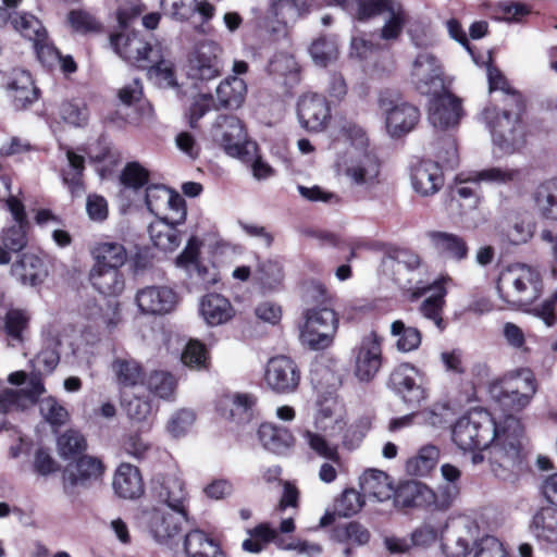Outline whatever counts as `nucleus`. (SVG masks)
I'll return each mask as SVG.
<instances>
[{
  "instance_id": "nucleus-1",
  "label": "nucleus",
  "mask_w": 557,
  "mask_h": 557,
  "mask_svg": "<svg viewBox=\"0 0 557 557\" xmlns=\"http://www.w3.org/2000/svg\"><path fill=\"white\" fill-rule=\"evenodd\" d=\"M450 437L463 454L490 447L491 470L504 482L516 483L524 470L523 426L513 416L497 423L487 411L472 410L451 425Z\"/></svg>"
},
{
  "instance_id": "nucleus-2",
  "label": "nucleus",
  "mask_w": 557,
  "mask_h": 557,
  "mask_svg": "<svg viewBox=\"0 0 557 557\" xmlns=\"http://www.w3.org/2000/svg\"><path fill=\"white\" fill-rule=\"evenodd\" d=\"M335 150L334 169L343 184L356 190H369L379 183L380 161L360 126H344Z\"/></svg>"
},
{
  "instance_id": "nucleus-3",
  "label": "nucleus",
  "mask_w": 557,
  "mask_h": 557,
  "mask_svg": "<svg viewBox=\"0 0 557 557\" xmlns=\"http://www.w3.org/2000/svg\"><path fill=\"white\" fill-rule=\"evenodd\" d=\"M346 428L343 407L336 400L321 404L312 429H305L301 437L307 447L321 458L339 463L338 446L334 438Z\"/></svg>"
},
{
  "instance_id": "nucleus-4",
  "label": "nucleus",
  "mask_w": 557,
  "mask_h": 557,
  "mask_svg": "<svg viewBox=\"0 0 557 557\" xmlns=\"http://www.w3.org/2000/svg\"><path fill=\"white\" fill-rule=\"evenodd\" d=\"M511 106H505L502 113L494 107L482 112V119L490 128L493 145L503 153H512L524 144V129L521 123L523 101L520 94L510 96Z\"/></svg>"
},
{
  "instance_id": "nucleus-5",
  "label": "nucleus",
  "mask_w": 557,
  "mask_h": 557,
  "mask_svg": "<svg viewBox=\"0 0 557 557\" xmlns=\"http://www.w3.org/2000/svg\"><path fill=\"white\" fill-rule=\"evenodd\" d=\"M496 288L503 301L512 307H523L541 296L543 284L541 274L534 267L512 263L500 271Z\"/></svg>"
},
{
  "instance_id": "nucleus-6",
  "label": "nucleus",
  "mask_w": 557,
  "mask_h": 557,
  "mask_svg": "<svg viewBox=\"0 0 557 557\" xmlns=\"http://www.w3.org/2000/svg\"><path fill=\"white\" fill-rule=\"evenodd\" d=\"M141 13L143 8L140 5H128L119 10L117 21L121 32L111 36V45L124 60L138 67H147L148 61H154L152 55L157 50L144 41L137 33H127L132 21Z\"/></svg>"
},
{
  "instance_id": "nucleus-7",
  "label": "nucleus",
  "mask_w": 557,
  "mask_h": 557,
  "mask_svg": "<svg viewBox=\"0 0 557 557\" xmlns=\"http://www.w3.org/2000/svg\"><path fill=\"white\" fill-rule=\"evenodd\" d=\"M355 4L354 14L357 20L383 18L380 38L385 41L398 40L410 20L408 11L398 0H355Z\"/></svg>"
},
{
  "instance_id": "nucleus-8",
  "label": "nucleus",
  "mask_w": 557,
  "mask_h": 557,
  "mask_svg": "<svg viewBox=\"0 0 557 557\" xmlns=\"http://www.w3.org/2000/svg\"><path fill=\"white\" fill-rule=\"evenodd\" d=\"M537 389L534 374L528 369L509 373L490 385L491 397L505 409L520 411L525 408Z\"/></svg>"
},
{
  "instance_id": "nucleus-9",
  "label": "nucleus",
  "mask_w": 557,
  "mask_h": 557,
  "mask_svg": "<svg viewBox=\"0 0 557 557\" xmlns=\"http://www.w3.org/2000/svg\"><path fill=\"white\" fill-rule=\"evenodd\" d=\"M299 325V341L311 350L329 348L338 329V319L332 308L309 307L302 314Z\"/></svg>"
},
{
  "instance_id": "nucleus-10",
  "label": "nucleus",
  "mask_w": 557,
  "mask_h": 557,
  "mask_svg": "<svg viewBox=\"0 0 557 557\" xmlns=\"http://www.w3.org/2000/svg\"><path fill=\"white\" fill-rule=\"evenodd\" d=\"M208 136L233 158H249L253 152V141L247 139L244 126L235 115H218L210 125Z\"/></svg>"
},
{
  "instance_id": "nucleus-11",
  "label": "nucleus",
  "mask_w": 557,
  "mask_h": 557,
  "mask_svg": "<svg viewBox=\"0 0 557 557\" xmlns=\"http://www.w3.org/2000/svg\"><path fill=\"white\" fill-rule=\"evenodd\" d=\"M409 78L413 88L422 95L436 94L451 83L442 61L429 51H422L413 59Z\"/></svg>"
},
{
  "instance_id": "nucleus-12",
  "label": "nucleus",
  "mask_w": 557,
  "mask_h": 557,
  "mask_svg": "<svg viewBox=\"0 0 557 557\" xmlns=\"http://www.w3.org/2000/svg\"><path fill=\"white\" fill-rule=\"evenodd\" d=\"M379 108L384 116L386 131L392 137H400L411 132L420 120L418 108L395 92L381 94Z\"/></svg>"
},
{
  "instance_id": "nucleus-13",
  "label": "nucleus",
  "mask_w": 557,
  "mask_h": 557,
  "mask_svg": "<svg viewBox=\"0 0 557 557\" xmlns=\"http://www.w3.org/2000/svg\"><path fill=\"white\" fill-rule=\"evenodd\" d=\"M250 539L243 542V549L248 553H260L267 543L273 542L277 548L283 550H296L307 557H317L322 554L320 544L304 540H285L278 535V531L271 528L269 523H260L248 531Z\"/></svg>"
},
{
  "instance_id": "nucleus-14",
  "label": "nucleus",
  "mask_w": 557,
  "mask_h": 557,
  "mask_svg": "<svg viewBox=\"0 0 557 557\" xmlns=\"http://www.w3.org/2000/svg\"><path fill=\"white\" fill-rule=\"evenodd\" d=\"M151 494L156 502L181 515L188 511L189 494L185 480L177 473L160 474L151 481Z\"/></svg>"
},
{
  "instance_id": "nucleus-15",
  "label": "nucleus",
  "mask_w": 557,
  "mask_h": 557,
  "mask_svg": "<svg viewBox=\"0 0 557 557\" xmlns=\"http://www.w3.org/2000/svg\"><path fill=\"white\" fill-rule=\"evenodd\" d=\"M146 206L157 216L172 223H184L186 207L184 198L161 185H152L146 189Z\"/></svg>"
},
{
  "instance_id": "nucleus-16",
  "label": "nucleus",
  "mask_w": 557,
  "mask_h": 557,
  "mask_svg": "<svg viewBox=\"0 0 557 557\" xmlns=\"http://www.w3.org/2000/svg\"><path fill=\"white\" fill-rule=\"evenodd\" d=\"M188 511L181 515L166 507L156 506L141 513V523L150 531L153 539L161 544H166L182 531V522L187 520Z\"/></svg>"
},
{
  "instance_id": "nucleus-17",
  "label": "nucleus",
  "mask_w": 557,
  "mask_h": 557,
  "mask_svg": "<svg viewBox=\"0 0 557 557\" xmlns=\"http://www.w3.org/2000/svg\"><path fill=\"white\" fill-rule=\"evenodd\" d=\"M135 304L141 314L165 315L175 310L178 295L166 285H148L136 292Z\"/></svg>"
},
{
  "instance_id": "nucleus-18",
  "label": "nucleus",
  "mask_w": 557,
  "mask_h": 557,
  "mask_svg": "<svg viewBox=\"0 0 557 557\" xmlns=\"http://www.w3.org/2000/svg\"><path fill=\"white\" fill-rule=\"evenodd\" d=\"M222 48L213 40L199 42L189 59L188 75L193 79L210 81L220 75Z\"/></svg>"
},
{
  "instance_id": "nucleus-19",
  "label": "nucleus",
  "mask_w": 557,
  "mask_h": 557,
  "mask_svg": "<svg viewBox=\"0 0 557 557\" xmlns=\"http://www.w3.org/2000/svg\"><path fill=\"white\" fill-rule=\"evenodd\" d=\"M264 380L272 391L288 394L297 388L300 375L297 366L290 358L276 356L268 361Z\"/></svg>"
},
{
  "instance_id": "nucleus-20",
  "label": "nucleus",
  "mask_w": 557,
  "mask_h": 557,
  "mask_svg": "<svg viewBox=\"0 0 557 557\" xmlns=\"http://www.w3.org/2000/svg\"><path fill=\"white\" fill-rule=\"evenodd\" d=\"M200 247L201 242L197 237H191L183 252L176 258L175 263L203 287H209L219 281V273L214 265L202 264L199 261Z\"/></svg>"
},
{
  "instance_id": "nucleus-21",
  "label": "nucleus",
  "mask_w": 557,
  "mask_h": 557,
  "mask_svg": "<svg viewBox=\"0 0 557 557\" xmlns=\"http://www.w3.org/2000/svg\"><path fill=\"white\" fill-rule=\"evenodd\" d=\"M381 364V338L371 332L362 338L356 349L355 374L360 381L369 382L376 375Z\"/></svg>"
},
{
  "instance_id": "nucleus-22",
  "label": "nucleus",
  "mask_w": 557,
  "mask_h": 557,
  "mask_svg": "<svg viewBox=\"0 0 557 557\" xmlns=\"http://www.w3.org/2000/svg\"><path fill=\"white\" fill-rule=\"evenodd\" d=\"M297 117L301 127L309 132L323 131L331 119L326 100L317 94H306L297 103Z\"/></svg>"
},
{
  "instance_id": "nucleus-23",
  "label": "nucleus",
  "mask_w": 557,
  "mask_h": 557,
  "mask_svg": "<svg viewBox=\"0 0 557 557\" xmlns=\"http://www.w3.org/2000/svg\"><path fill=\"white\" fill-rule=\"evenodd\" d=\"M420 371L409 363L399 364L391 375L396 393L410 406H418L428 397L425 388L418 383Z\"/></svg>"
},
{
  "instance_id": "nucleus-24",
  "label": "nucleus",
  "mask_w": 557,
  "mask_h": 557,
  "mask_svg": "<svg viewBox=\"0 0 557 557\" xmlns=\"http://www.w3.org/2000/svg\"><path fill=\"white\" fill-rule=\"evenodd\" d=\"M451 281L449 276H442L432 284L425 286H417L413 295L422 296L428 293L430 295L422 301L420 312L425 319L431 320L441 331L444 329L442 318L443 307L445 305L446 285Z\"/></svg>"
},
{
  "instance_id": "nucleus-25",
  "label": "nucleus",
  "mask_w": 557,
  "mask_h": 557,
  "mask_svg": "<svg viewBox=\"0 0 557 557\" xmlns=\"http://www.w3.org/2000/svg\"><path fill=\"white\" fill-rule=\"evenodd\" d=\"M461 114L460 100L449 92H444L431 100L429 121L435 128L447 129L456 126Z\"/></svg>"
},
{
  "instance_id": "nucleus-26",
  "label": "nucleus",
  "mask_w": 557,
  "mask_h": 557,
  "mask_svg": "<svg viewBox=\"0 0 557 557\" xmlns=\"http://www.w3.org/2000/svg\"><path fill=\"white\" fill-rule=\"evenodd\" d=\"M198 312L208 326H219L230 322L235 315L231 301L221 294L210 293L201 297Z\"/></svg>"
},
{
  "instance_id": "nucleus-27",
  "label": "nucleus",
  "mask_w": 557,
  "mask_h": 557,
  "mask_svg": "<svg viewBox=\"0 0 557 557\" xmlns=\"http://www.w3.org/2000/svg\"><path fill=\"white\" fill-rule=\"evenodd\" d=\"M444 184L442 169L437 162L420 161L412 166L411 185L423 197L436 194Z\"/></svg>"
},
{
  "instance_id": "nucleus-28",
  "label": "nucleus",
  "mask_w": 557,
  "mask_h": 557,
  "mask_svg": "<svg viewBox=\"0 0 557 557\" xmlns=\"http://www.w3.org/2000/svg\"><path fill=\"white\" fill-rule=\"evenodd\" d=\"M256 397L247 393H230L223 395L218 405L221 416L237 424L250 421Z\"/></svg>"
},
{
  "instance_id": "nucleus-29",
  "label": "nucleus",
  "mask_w": 557,
  "mask_h": 557,
  "mask_svg": "<svg viewBox=\"0 0 557 557\" xmlns=\"http://www.w3.org/2000/svg\"><path fill=\"white\" fill-rule=\"evenodd\" d=\"M395 504L400 507H426L435 504L436 494L420 481L401 482L393 493Z\"/></svg>"
},
{
  "instance_id": "nucleus-30",
  "label": "nucleus",
  "mask_w": 557,
  "mask_h": 557,
  "mask_svg": "<svg viewBox=\"0 0 557 557\" xmlns=\"http://www.w3.org/2000/svg\"><path fill=\"white\" fill-rule=\"evenodd\" d=\"M11 274L22 285L37 286L48 276V270L41 258L34 253H24L12 264Z\"/></svg>"
},
{
  "instance_id": "nucleus-31",
  "label": "nucleus",
  "mask_w": 557,
  "mask_h": 557,
  "mask_svg": "<svg viewBox=\"0 0 557 557\" xmlns=\"http://www.w3.org/2000/svg\"><path fill=\"white\" fill-rule=\"evenodd\" d=\"M7 87L13 92L14 104L18 109H24L37 100L38 89L34 86L29 72L24 69L15 67L10 72Z\"/></svg>"
},
{
  "instance_id": "nucleus-32",
  "label": "nucleus",
  "mask_w": 557,
  "mask_h": 557,
  "mask_svg": "<svg viewBox=\"0 0 557 557\" xmlns=\"http://www.w3.org/2000/svg\"><path fill=\"white\" fill-rule=\"evenodd\" d=\"M115 493L126 499L138 498L144 494V482L139 469L131 463H121L113 476Z\"/></svg>"
},
{
  "instance_id": "nucleus-33",
  "label": "nucleus",
  "mask_w": 557,
  "mask_h": 557,
  "mask_svg": "<svg viewBox=\"0 0 557 557\" xmlns=\"http://www.w3.org/2000/svg\"><path fill=\"white\" fill-rule=\"evenodd\" d=\"M102 472L103 465L98 458L84 455L66 467L64 474L65 487L85 485L91 480L99 479Z\"/></svg>"
},
{
  "instance_id": "nucleus-34",
  "label": "nucleus",
  "mask_w": 557,
  "mask_h": 557,
  "mask_svg": "<svg viewBox=\"0 0 557 557\" xmlns=\"http://www.w3.org/2000/svg\"><path fill=\"white\" fill-rule=\"evenodd\" d=\"M432 248L441 256L456 261H462L468 257L467 242L459 235L432 231L428 234Z\"/></svg>"
},
{
  "instance_id": "nucleus-35",
  "label": "nucleus",
  "mask_w": 557,
  "mask_h": 557,
  "mask_svg": "<svg viewBox=\"0 0 557 557\" xmlns=\"http://www.w3.org/2000/svg\"><path fill=\"white\" fill-rule=\"evenodd\" d=\"M92 267L120 270L127 260V251L121 243L99 242L91 249Z\"/></svg>"
},
{
  "instance_id": "nucleus-36",
  "label": "nucleus",
  "mask_w": 557,
  "mask_h": 557,
  "mask_svg": "<svg viewBox=\"0 0 557 557\" xmlns=\"http://www.w3.org/2000/svg\"><path fill=\"white\" fill-rule=\"evenodd\" d=\"M360 488L364 496L372 497L377 502L388 500L394 493L388 474L377 469H368L362 473Z\"/></svg>"
},
{
  "instance_id": "nucleus-37",
  "label": "nucleus",
  "mask_w": 557,
  "mask_h": 557,
  "mask_svg": "<svg viewBox=\"0 0 557 557\" xmlns=\"http://www.w3.org/2000/svg\"><path fill=\"white\" fill-rule=\"evenodd\" d=\"M258 435L262 446L277 455L285 454L295 444V437L288 429L273 423L261 424Z\"/></svg>"
},
{
  "instance_id": "nucleus-38",
  "label": "nucleus",
  "mask_w": 557,
  "mask_h": 557,
  "mask_svg": "<svg viewBox=\"0 0 557 557\" xmlns=\"http://www.w3.org/2000/svg\"><path fill=\"white\" fill-rule=\"evenodd\" d=\"M184 550L187 557H225L219 544L199 529L185 535Z\"/></svg>"
},
{
  "instance_id": "nucleus-39",
  "label": "nucleus",
  "mask_w": 557,
  "mask_h": 557,
  "mask_svg": "<svg viewBox=\"0 0 557 557\" xmlns=\"http://www.w3.org/2000/svg\"><path fill=\"white\" fill-rule=\"evenodd\" d=\"M247 86L244 79L230 76L215 89L216 104L220 109H238L245 101Z\"/></svg>"
},
{
  "instance_id": "nucleus-40",
  "label": "nucleus",
  "mask_w": 557,
  "mask_h": 557,
  "mask_svg": "<svg viewBox=\"0 0 557 557\" xmlns=\"http://www.w3.org/2000/svg\"><path fill=\"white\" fill-rule=\"evenodd\" d=\"M91 285L104 296H117L125 287V281L120 270L92 267L89 272Z\"/></svg>"
},
{
  "instance_id": "nucleus-41",
  "label": "nucleus",
  "mask_w": 557,
  "mask_h": 557,
  "mask_svg": "<svg viewBox=\"0 0 557 557\" xmlns=\"http://www.w3.org/2000/svg\"><path fill=\"white\" fill-rule=\"evenodd\" d=\"M520 178L521 171L508 166H490L468 174V182L495 186L515 184Z\"/></svg>"
},
{
  "instance_id": "nucleus-42",
  "label": "nucleus",
  "mask_w": 557,
  "mask_h": 557,
  "mask_svg": "<svg viewBox=\"0 0 557 557\" xmlns=\"http://www.w3.org/2000/svg\"><path fill=\"white\" fill-rule=\"evenodd\" d=\"M27 228L28 224L13 223L10 226L3 227L0 240V264H8L11 261L12 252H18L27 245Z\"/></svg>"
},
{
  "instance_id": "nucleus-43",
  "label": "nucleus",
  "mask_w": 557,
  "mask_h": 557,
  "mask_svg": "<svg viewBox=\"0 0 557 557\" xmlns=\"http://www.w3.org/2000/svg\"><path fill=\"white\" fill-rule=\"evenodd\" d=\"M180 223H172L163 219H157L151 222L148 227V233L152 244L164 251H174L181 244L182 238L175 225Z\"/></svg>"
},
{
  "instance_id": "nucleus-44",
  "label": "nucleus",
  "mask_w": 557,
  "mask_h": 557,
  "mask_svg": "<svg viewBox=\"0 0 557 557\" xmlns=\"http://www.w3.org/2000/svg\"><path fill=\"white\" fill-rule=\"evenodd\" d=\"M438 459L440 448L433 444L424 445L414 456L407 459L406 472L414 476H425L436 467Z\"/></svg>"
},
{
  "instance_id": "nucleus-45",
  "label": "nucleus",
  "mask_w": 557,
  "mask_h": 557,
  "mask_svg": "<svg viewBox=\"0 0 557 557\" xmlns=\"http://www.w3.org/2000/svg\"><path fill=\"white\" fill-rule=\"evenodd\" d=\"M533 199L535 208L543 218L557 221V178L541 184Z\"/></svg>"
},
{
  "instance_id": "nucleus-46",
  "label": "nucleus",
  "mask_w": 557,
  "mask_h": 557,
  "mask_svg": "<svg viewBox=\"0 0 557 557\" xmlns=\"http://www.w3.org/2000/svg\"><path fill=\"white\" fill-rule=\"evenodd\" d=\"M67 168L62 170L63 183L73 196H81L84 191L82 175L85 170V159L72 149H66Z\"/></svg>"
},
{
  "instance_id": "nucleus-47",
  "label": "nucleus",
  "mask_w": 557,
  "mask_h": 557,
  "mask_svg": "<svg viewBox=\"0 0 557 557\" xmlns=\"http://www.w3.org/2000/svg\"><path fill=\"white\" fill-rule=\"evenodd\" d=\"M532 533L546 542L557 541V510L543 508L536 512L531 523Z\"/></svg>"
},
{
  "instance_id": "nucleus-48",
  "label": "nucleus",
  "mask_w": 557,
  "mask_h": 557,
  "mask_svg": "<svg viewBox=\"0 0 557 557\" xmlns=\"http://www.w3.org/2000/svg\"><path fill=\"white\" fill-rule=\"evenodd\" d=\"M391 335L396 338V348L401 352L417 350L422 341L420 331L413 326H407L401 320L391 324Z\"/></svg>"
},
{
  "instance_id": "nucleus-49",
  "label": "nucleus",
  "mask_w": 557,
  "mask_h": 557,
  "mask_svg": "<svg viewBox=\"0 0 557 557\" xmlns=\"http://www.w3.org/2000/svg\"><path fill=\"white\" fill-rule=\"evenodd\" d=\"M111 369L117 383L124 387H133L143 382V369L134 359L116 358Z\"/></svg>"
},
{
  "instance_id": "nucleus-50",
  "label": "nucleus",
  "mask_w": 557,
  "mask_h": 557,
  "mask_svg": "<svg viewBox=\"0 0 557 557\" xmlns=\"http://www.w3.org/2000/svg\"><path fill=\"white\" fill-rule=\"evenodd\" d=\"M149 391L157 397L165 400H173L177 387L176 377L163 370L152 371L147 379Z\"/></svg>"
},
{
  "instance_id": "nucleus-51",
  "label": "nucleus",
  "mask_w": 557,
  "mask_h": 557,
  "mask_svg": "<svg viewBox=\"0 0 557 557\" xmlns=\"http://www.w3.org/2000/svg\"><path fill=\"white\" fill-rule=\"evenodd\" d=\"M152 58L154 61H148L147 63H153V65H147L146 67L149 79L160 87H174L176 82L173 63L162 59L159 50L156 51Z\"/></svg>"
},
{
  "instance_id": "nucleus-52",
  "label": "nucleus",
  "mask_w": 557,
  "mask_h": 557,
  "mask_svg": "<svg viewBox=\"0 0 557 557\" xmlns=\"http://www.w3.org/2000/svg\"><path fill=\"white\" fill-rule=\"evenodd\" d=\"M13 28L32 42L41 40L46 29L41 22L28 13H15L12 18Z\"/></svg>"
},
{
  "instance_id": "nucleus-53",
  "label": "nucleus",
  "mask_w": 557,
  "mask_h": 557,
  "mask_svg": "<svg viewBox=\"0 0 557 557\" xmlns=\"http://www.w3.org/2000/svg\"><path fill=\"white\" fill-rule=\"evenodd\" d=\"M453 416L447 403H435L418 412L421 423L433 429L444 428Z\"/></svg>"
},
{
  "instance_id": "nucleus-54",
  "label": "nucleus",
  "mask_w": 557,
  "mask_h": 557,
  "mask_svg": "<svg viewBox=\"0 0 557 557\" xmlns=\"http://www.w3.org/2000/svg\"><path fill=\"white\" fill-rule=\"evenodd\" d=\"M257 278L265 290H276L284 278L282 265L273 260H265L259 264Z\"/></svg>"
},
{
  "instance_id": "nucleus-55",
  "label": "nucleus",
  "mask_w": 557,
  "mask_h": 557,
  "mask_svg": "<svg viewBox=\"0 0 557 557\" xmlns=\"http://www.w3.org/2000/svg\"><path fill=\"white\" fill-rule=\"evenodd\" d=\"M195 421L196 413L191 409H178L170 417L166 431L174 438L185 436L191 430Z\"/></svg>"
},
{
  "instance_id": "nucleus-56",
  "label": "nucleus",
  "mask_w": 557,
  "mask_h": 557,
  "mask_svg": "<svg viewBox=\"0 0 557 557\" xmlns=\"http://www.w3.org/2000/svg\"><path fill=\"white\" fill-rule=\"evenodd\" d=\"M151 442L139 432H129L122 437L121 449L135 459L145 458L151 450Z\"/></svg>"
},
{
  "instance_id": "nucleus-57",
  "label": "nucleus",
  "mask_w": 557,
  "mask_h": 557,
  "mask_svg": "<svg viewBox=\"0 0 557 557\" xmlns=\"http://www.w3.org/2000/svg\"><path fill=\"white\" fill-rule=\"evenodd\" d=\"M58 450L62 458H70L86 450L85 437L75 430H69L58 437Z\"/></svg>"
},
{
  "instance_id": "nucleus-58",
  "label": "nucleus",
  "mask_w": 557,
  "mask_h": 557,
  "mask_svg": "<svg viewBox=\"0 0 557 557\" xmlns=\"http://www.w3.org/2000/svg\"><path fill=\"white\" fill-rule=\"evenodd\" d=\"M446 527L441 522H424L411 533V542L414 546L428 547L442 537Z\"/></svg>"
},
{
  "instance_id": "nucleus-59",
  "label": "nucleus",
  "mask_w": 557,
  "mask_h": 557,
  "mask_svg": "<svg viewBox=\"0 0 557 557\" xmlns=\"http://www.w3.org/2000/svg\"><path fill=\"white\" fill-rule=\"evenodd\" d=\"M181 359L190 369H206L208 362L206 346L198 339H190L185 346Z\"/></svg>"
},
{
  "instance_id": "nucleus-60",
  "label": "nucleus",
  "mask_w": 557,
  "mask_h": 557,
  "mask_svg": "<svg viewBox=\"0 0 557 557\" xmlns=\"http://www.w3.org/2000/svg\"><path fill=\"white\" fill-rule=\"evenodd\" d=\"M212 109L219 110L220 108L211 95L199 94L195 96L187 113L189 126L197 128L199 121Z\"/></svg>"
},
{
  "instance_id": "nucleus-61",
  "label": "nucleus",
  "mask_w": 557,
  "mask_h": 557,
  "mask_svg": "<svg viewBox=\"0 0 557 557\" xmlns=\"http://www.w3.org/2000/svg\"><path fill=\"white\" fill-rule=\"evenodd\" d=\"M40 413L52 426L59 428L69 421L67 410L53 397H46L39 404Z\"/></svg>"
},
{
  "instance_id": "nucleus-62",
  "label": "nucleus",
  "mask_w": 557,
  "mask_h": 557,
  "mask_svg": "<svg viewBox=\"0 0 557 557\" xmlns=\"http://www.w3.org/2000/svg\"><path fill=\"white\" fill-rule=\"evenodd\" d=\"M310 54L315 64L325 66L337 58V44L333 38H319L312 42Z\"/></svg>"
},
{
  "instance_id": "nucleus-63",
  "label": "nucleus",
  "mask_w": 557,
  "mask_h": 557,
  "mask_svg": "<svg viewBox=\"0 0 557 557\" xmlns=\"http://www.w3.org/2000/svg\"><path fill=\"white\" fill-rule=\"evenodd\" d=\"M335 540L341 544L351 543L357 546L366 545L370 540L369 531L357 522H350L335 533Z\"/></svg>"
},
{
  "instance_id": "nucleus-64",
  "label": "nucleus",
  "mask_w": 557,
  "mask_h": 557,
  "mask_svg": "<svg viewBox=\"0 0 557 557\" xmlns=\"http://www.w3.org/2000/svg\"><path fill=\"white\" fill-rule=\"evenodd\" d=\"M149 180V172L138 162H129L121 174V182L125 187L138 189L145 186Z\"/></svg>"
}]
</instances>
